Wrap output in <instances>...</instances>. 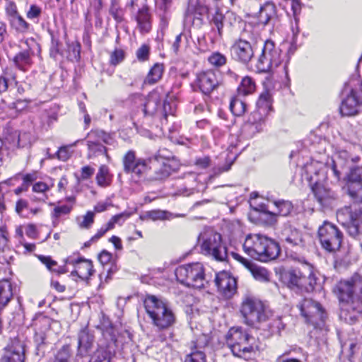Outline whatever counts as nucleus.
Returning <instances> with one entry per match:
<instances>
[{
	"label": "nucleus",
	"mask_w": 362,
	"mask_h": 362,
	"mask_svg": "<svg viewBox=\"0 0 362 362\" xmlns=\"http://www.w3.org/2000/svg\"><path fill=\"white\" fill-rule=\"evenodd\" d=\"M333 292L341 303L339 317L346 323H354L362 313V277L355 274L348 280H341Z\"/></svg>",
	"instance_id": "obj_1"
},
{
	"label": "nucleus",
	"mask_w": 362,
	"mask_h": 362,
	"mask_svg": "<svg viewBox=\"0 0 362 362\" xmlns=\"http://www.w3.org/2000/svg\"><path fill=\"white\" fill-rule=\"evenodd\" d=\"M243 250L252 258L264 262L277 258L281 251L277 242L261 234L248 235Z\"/></svg>",
	"instance_id": "obj_2"
},
{
	"label": "nucleus",
	"mask_w": 362,
	"mask_h": 362,
	"mask_svg": "<svg viewBox=\"0 0 362 362\" xmlns=\"http://www.w3.org/2000/svg\"><path fill=\"white\" fill-rule=\"evenodd\" d=\"M305 266L303 272L291 269L282 275V279L287 286L297 292L311 293L315 290L317 279L314 265L307 262L304 257L298 259Z\"/></svg>",
	"instance_id": "obj_3"
},
{
	"label": "nucleus",
	"mask_w": 362,
	"mask_h": 362,
	"mask_svg": "<svg viewBox=\"0 0 362 362\" xmlns=\"http://www.w3.org/2000/svg\"><path fill=\"white\" fill-rule=\"evenodd\" d=\"M359 92H362V81L359 76H353L344 83L339 107L342 116H355L362 112V99Z\"/></svg>",
	"instance_id": "obj_4"
},
{
	"label": "nucleus",
	"mask_w": 362,
	"mask_h": 362,
	"mask_svg": "<svg viewBox=\"0 0 362 362\" xmlns=\"http://www.w3.org/2000/svg\"><path fill=\"white\" fill-rule=\"evenodd\" d=\"M144 304L153 324L158 329H167L175 323L174 313L160 298L156 296L148 295L144 299Z\"/></svg>",
	"instance_id": "obj_5"
},
{
	"label": "nucleus",
	"mask_w": 362,
	"mask_h": 362,
	"mask_svg": "<svg viewBox=\"0 0 362 362\" xmlns=\"http://www.w3.org/2000/svg\"><path fill=\"white\" fill-rule=\"evenodd\" d=\"M201 253L223 262L228 258L227 247L221 235L213 228H205L198 236Z\"/></svg>",
	"instance_id": "obj_6"
},
{
	"label": "nucleus",
	"mask_w": 362,
	"mask_h": 362,
	"mask_svg": "<svg viewBox=\"0 0 362 362\" xmlns=\"http://www.w3.org/2000/svg\"><path fill=\"white\" fill-rule=\"evenodd\" d=\"M240 313L245 324L255 327L269 319V310L257 298L246 295L243 298Z\"/></svg>",
	"instance_id": "obj_7"
},
{
	"label": "nucleus",
	"mask_w": 362,
	"mask_h": 362,
	"mask_svg": "<svg viewBox=\"0 0 362 362\" xmlns=\"http://www.w3.org/2000/svg\"><path fill=\"white\" fill-rule=\"evenodd\" d=\"M179 167L178 163L171 153L165 149L159 150L153 157L148 158V170L153 169V174L149 176V180H163L168 177Z\"/></svg>",
	"instance_id": "obj_8"
},
{
	"label": "nucleus",
	"mask_w": 362,
	"mask_h": 362,
	"mask_svg": "<svg viewBox=\"0 0 362 362\" xmlns=\"http://www.w3.org/2000/svg\"><path fill=\"white\" fill-rule=\"evenodd\" d=\"M227 346L233 354L240 358H245L247 354L254 351L255 339L240 328H231L226 334Z\"/></svg>",
	"instance_id": "obj_9"
},
{
	"label": "nucleus",
	"mask_w": 362,
	"mask_h": 362,
	"mask_svg": "<svg viewBox=\"0 0 362 362\" xmlns=\"http://www.w3.org/2000/svg\"><path fill=\"white\" fill-rule=\"evenodd\" d=\"M177 280L181 284L194 288H204L207 280L202 264L195 262L179 266L175 272Z\"/></svg>",
	"instance_id": "obj_10"
},
{
	"label": "nucleus",
	"mask_w": 362,
	"mask_h": 362,
	"mask_svg": "<svg viewBox=\"0 0 362 362\" xmlns=\"http://www.w3.org/2000/svg\"><path fill=\"white\" fill-rule=\"evenodd\" d=\"M282 62L281 51L275 46L273 41L267 40L264 42L262 54L258 59L257 68L261 72L272 71Z\"/></svg>",
	"instance_id": "obj_11"
},
{
	"label": "nucleus",
	"mask_w": 362,
	"mask_h": 362,
	"mask_svg": "<svg viewBox=\"0 0 362 362\" xmlns=\"http://www.w3.org/2000/svg\"><path fill=\"white\" fill-rule=\"evenodd\" d=\"M337 217L350 235L355 237L362 233V209L345 206L337 212Z\"/></svg>",
	"instance_id": "obj_12"
},
{
	"label": "nucleus",
	"mask_w": 362,
	"mask_h": 362,
	"mask_svg": "<svg viewBox=\"0 0 362 362\" xmlns=\"http://www.w3.org/2000/svg\"><path fill=\"white\" fill-rule=\"evenodd\" d=\"M318 238L324 249L334 252L340 247L342 235L335 226L325 221L324 224L318 228Z\"/></svg>",
	"instance_id": "obj_13"
},
{
	"label": "nucleus",
	"mask_w": 362,
	"mask_h": 362,
	"mask_svg": "<svg viewBox=\"0 0 362 362\" xmlns=\"http://www.w3.org/2000/svg\"><path fill=\"white\" fill-rule=\"evenodd\" d=\"M27 344L23 337L11 339L4 349L1 362H25Z\"/></svg>",
	"instance_id": "obj_14"
},
{
	"label": "nucleus",
	"mask_w": 362,
	"mask_h": 362,
	"mask_svg": "<svg viewBox=\"0 0 362 362\" xmlns=\"http://www.w3.org/2000/svg\"><path fill=\"white\" fill-rule=\"evenodd\" d=\"M24 44L26 48L17 53L13 59L16 67L22 71H25L33 64L32 57L35 54V48L40 52V46L34 38L26 39Z\"/></svg>",
	"instance_id": "obj_15"
},
{
	"label": "nucleus",
	"mask_w": 362,
	"mask_h": 362,
	"mask_svg": "<svg viewBox=\"0 0 362 362\" xmlns=\"http://www.w3.org/2000/svg\"><path fill=\"white\" fill-rule=\"evenodd\" d=\"M347 191L354 202L362 204V167L351 168L347 175Z\"/></svg>",
	"instance_id": "obj_16"
},
{
	"label": "nucleus",
	"mask_w": 362,
	"mask_h": 362,
	"mask_svg": "<svg viewBox=\"0 0 362 362\" xmlns=\"http://www.w3.org/2000/svg\"><path fill=\"white\" fill-rule=\"evenodd\" d=\"M214 281L219 293L226 298H232L236 293V279L228 272H221L216 274Z\"/></svg>",
	"instance_id": "obj_17"
},
{
	"label": "nucleus",
	"mask_w": 362,
	"mask_h": 362,
	"mask_svg": "<svg viewBox=\"0 0 362 362\" xmlns=\"http://www.w3.org/2000/svg\"><path fill=\"white\" fill-rule=\"evenodd\" d=\"M51 322V318L42 314H40L34 320L35 334L33 340L37 350H40L45 345L46 332L49 330Z\"/></svg>",
	"instance_id": "obj_18"
},
{
	"label": "nucleus",
	"mask_w": 362,
	"mask_h": 362,
	"mask_svg": "<svg viewBox=\"0 0 362 362\" xmlns=\"http://www.w3.org/2000/svg\"><path fill=\"white\" fill-rule=\"evenodd\" d=\"M230 50L233 58L245 64H247L254 56L251 43L241 38L234 42Z\"/></svg>",
	"instance_id": "obj_19"
},
{
	"label": "nucleus",
	"mask_w": 362,
	"mask_h": 362,
	"mask_svg": "<svg viewBox=\"0 0 362 362\" xmlns=\"http://www.w3.org/2000/svg\"><path fill=\"white\" fill-rule=\"evenodd\" d=\"M65 263L75 267V269L71 272V276H77L83 281H87L94 272L92 261L83 257L76 259L69 257L65 260Z\"/></svg>",
	"instance_id": "obj_20"
},
{
	"label": "nucleus",
	"mask_w": 362,
	"mask_h": 362,
	"mask_svg": "<svg viewBox=\"0 0 362 362\" xmlns=\"http://www.w3.org/2000/svg\"><path fill=\"white\" fill-rule=\"evenodd\" d=\"M197 84L204 95H209L218 86L219 82L216 72L213 70H208L197 75Z\"/></svg>",
	"instance_id": "obj_21"
},
{
	"label": "nucleus",
	"mask_w": 362,
	"mask_h": 362,
	"mask_svg": "<svg viewBox=\"0 0 362 362\" xmlns=\"http://www.w3.org/2000/svg\"><path fill=\"white\" fill-rule=\"evenodd\" d=\"M95 337L87 327L81 329L78 334L77 355L81 357L89 354L93 349Z\"/></svg>",
	"instance_id": "obj_22"
},
{
	"label": "nucleus",
	"mask_w": 362,
	"mask_h": 362,
	"mask_svg": "<svg viewBox=\"0 0 362 362\" xmlns=\"http://www.w3.org/2000/svg\"><path fill=\"white\" fill-rule=\"evenodd\" d=\"M272 313L269 310V319L261 325L255 327L257 329H261L264 332L266 337H269L274 334L280 335L282 329H284V325L280 317L271 318Z\"/></svg>",
	"instance_id": "obj_23"
},
{
	"label": "nucleus",
	"mask_w": 362,
	"mask_h": 362,
	"mask_svg": "<svg viewBox=\"0 0 362 362\" xmlns=\"http://www.w3.org/2000/svg\"><path fill=\"white\" fill-rule=\"evenodd\" d=\"M258 22L263 25L275 22L277 18L276 7L272 2L267 1L262 5L257 14Z\"/></svg>",
	"instance_id": "obj_24"
},
{
	"label": "nucleus",
	"mask_w": 362,
	"mask_h": 362,
	"mask_svg": "<svg viewBox=\"0 0 362 362\" xmlns=\"http://www.w3.org/2000/svg\"><path fill=\"white\" fill-rule=\"evenodd\" d=\"M209 13V8L206 6L189 4L185 11L186 21H192L194 24L201 25L203 24L202 16Z\"/></svg>",
	"instance_id": "obj_25"
},
{
	"label": "nucleus",
	"mask_w": 362,
	"mask_h": 362,
	"mask_svg": "<svg viewBox=\"0 0 362 362\" xmlns=\"http://www.w3.org/2000/svg\"><path fill=\"white\" fill-rule=\"evenodd\" d=\"M225 18H228L230 22V25L236 21H240V18L233 12H227L226 17H225L220 11L219 8H217L215 13L213 15L210 23L213 24L217 29L218 35L221 37L223 35V20Z\"/></svg>",
	"instance_id": "obj_26"
},
{
	"label": "nucleus",
	"mask_w": 362,
	"mask_h": 362,
	"mask_svg": "<svg viewBox=\"0 0 362 362\" xmlns=\"http://www.w3.org/2000/svg\"><path fill=\"white\" fill-rule=\"evenodd\" d=\"M283 240L291 246H304L306 240L303 237L300 231L291 226L284 228L282 233Z\"/></svg>",
	"instance_id": "obj_27"
},
{
	"label": "nucleus",
	"mask_w": 362,
	"mask_h": 362,
	"mask_svg": "<svg viewBox=\"0 0 362 362\" xmlns=\"http://www.w3.org/2000/svg\"><path fill=\"white\" fill-rule=\"evenodd\" d=\"M113 356L114 351L111 350L110 344H99L88 362H111Z\"/></svg>",
	"instance_id": "obj_28"
},
{
	"label": "nucleus",
	"mask_w": 362,
	"mask_h": 362,
	"mask_svg": "<svg viewBox=\"0 0 362 362\" xmlns=\"http://www.w3.org/2000/svg\"><path fill=\"white\" fill-rule=\"evenodd\" d=\"M13 296V286L7 279L0 281V311L7 306Z\"/></svg>",
	"instance_id": "obj_29"
},
{
	"label": "nucleus",
	"mask_w": 362,
	"mask_h": 362,
	"mask_svg": "<svg viewBox=\"0 0 362 362\" xmlns=\"http://www.w3.org/2000/svg\"><path fill=\"white\" fill-rule=\"evenodd\" d=\"M318 332H322V341L326 344L328 339L327 333L329 332V320L328 314L325 310L318 303Z\"/></svg>",
	"instance_id": "obj_30"
},
{
	"label": "nucleus",
	"mask_w": 362,
	"mask_h": 362,
	"mask_svg": "<svg viewBox=\"0 0 362 362\" xmlns=\"http://www.w3.org/2000/svg\"><path fill=\"white\" fill-rule=\"evenodd\" d=\"M136 20L141 31L147 33L150 30L151 28V15L146 6H143L138 11Z\"/></svg>",
	"instance_id": "obj_31"
},
{
	"label": "nucleus",
	"mask_w": 362,
	"mask_h": 362,
	"mask_svg": "<svg viewBox=\"0 0 362 362\" xmlns=\"http://www.w3.org/2000/svg\"><path fill=\"white\" fill-rule=\"evenodd\" d=\"M159 96L156 93L148 95L144 104L143 112L145 116L153 115L160 107Z\"/></svg>",
	"instance_id": "obj_32"
},
{
	"label": "nucleus",
	"mask_w": 362,
	"mask_h": 362,
	"mask_svg": "<svg viewBox=\"0 0 362 362\" xmlns=\"http://www.w3.org/2000/svg\"><path fill=\"white\" fill-rule=\"evenodd\" d=\"M163 71V64L156 63L150 69L145 78L144 83L152 85L157 83L161 78Z\"/></svg>",
	"instance_id": "obj_33"
},
{
	"label": "nucleus",
	"mask_w": 362,
	"mask_h": 362,
	"mask_svg": "<svg viewBox=\"0 0 362 362\" xmlns=\"http://www.w3.org/2000/svg\"><path fill=\"white\" fill-rule=\"evenodd\" d=\"M132 169L127 170V174H133L140 177L148 170V159L137 158L132 164Z\"/></svg>",
	"instance_id": "obj_34"
},
{
	"label": "nucleus",
	"mask_w": 362,
	"mask_h": 362,
	"mask_svg": "<svg viewBox=\"0 0 362 362\" xmlns=\"http://www.w3.org/2000/svg\"><path fill=\"white\" fill-rule=\"evenodd\" d=\"M272 95L268 90L263 91L256 103V109L269 113L272 110Z\"/></svg>",
	"instance_id": "obj_35"
},
{
	"label": "nucleus",
	"mask_w": 362,
	"mask_h": 362,
	"mask_svg": "<svg viewBox=\"0 0 362 362\" xmlns=\"http://www.w3.org/2000/svg\"><path fill=\"white\" fill-rule=\"evenodd\" d=\"M88 153V158H91L101 155H105L108 158L106 147L99 141L88 140L87 142Z\"/></svg>",
	"instance_id": "obj_36"
},
{
	"label": "nucleus",
	"mask_w": 362,
	"mask_h": 362,
	"mask_svg": "<svg viewBox=\"0 0 362 362\" xmlns=\"http://www.w3.org/2000/svg\"><path fill=\"white\" fill-rule=\"evenodd\" d=\"M66 201L69 204L57 205L54 208L52 214L53 218L57 220L60 216L69 214L71 212L75 203V197L73 196L69 197L66 198Z\"/></svg>",
	"instance_id": "obj_37"
},
{
	"label": "nucleus",
	"mask_w": 362,
	"mask_h": 362,
	"mask_svg": "<svg viewBox=\"0 0 362 362\" xmlns=\"http://www.w3.org/2000/svg\"><path fill=\"white\" fill-rule=\"evenodd\" d=\"M202 347L194 344L191 352L185 356V362H207L205 353Z\"/></svg>",
	"instance_id": "obj_38"
},
{
	"label": "nucleus",
	"mask_w": 362,
	"mask_h": 362,
	"mask_svg": "<svg viewBox=\"0 0 362 362\" xmlns=\"http://www.w3.org/2000/svg\"><path fill=\"white\" fill-rule=\"evenodd\" d=\"M264 127L262 125L251 122L248 119L247 122H245L242 126V134L247 138H252L256 134L259 133L263 131Z\"/></svg>",
	"instance_id": "obj_39"
},
{
	"label": "nucleus",
	"mask_w": 362,
	"mask_h": 362,
	"mask_svg": "<svg viewBox=\"0 0 362 362\" xmlns=\"http://www.w3.org/2000/svg\"><path fill=\"white\" fill-rule=\"evenodd\" d=\"M11 28L17 33H25L30 28V24L19 14L8 21Z\"/></svg>",
	"instance_id": "obj_40"
},
{
	"label": "nucleus",
	"mask_w": 362,
	"mask_h": 362,
	"mask_svg": "<svg viewBox=\"0 0 362 362\" xmlns=\"http://www.w3.org/2000/svg\"><path fill=\"white\" fill-rule=\"evenodd\" d=\"M255 90V83L252 78L245 76L244 77L240 86L238 88V93L239 95H247L253 93Z\"/></svg>",
	"instance_id": "obj_41"
},
{
	"label": "nucleus",
	"mask_w": 362,
	"mask_h": 362,
	"mask_svg": "<svg viewBox=\"0 0 362 362\" xmlns=\"http://www.w3.org/2000/svg\"><path fill=\"white\" fill-rule=\"evenodd\" d=\"M50 35L51 45L49 48V55L51 57L56 59L57 56L63 55L62 43L54 33L50 32Z\"/></svg>",
	"instance_id": "obj_42"
},
{
	"label": "nucleus",
	"mask_w": 362,
	"mask_h": 362,
	"mask_svg": "<svg viewBox=\"0 0 362 362\" xmlns=\"http://www.w3.org/2000/svg\"><path fill=\"white\" fill-rule=\"evenodd\" d=\"M247 105L239 97H233L230 100V110L235 116H241L246 110Z\"/></svg>",
	"instance_id": "obj_43"
},
{
	"label": "nucleus",
	"mask_w": 362,
	"mask_h": 362,
	"mask_svg": "<svg viewBox=\"0 0 362 362\" xmlns=\"http://www.w3.org/2000/svg\"><path fill=\"white\" fill-rule=\"evenodd\" d=\"M301 315L308 320L312 317L317 310V303L310 300L305 299L300 308Z\"/></svg>",
	"instance_id": "obj_44"
},
{
	"label": "nucleus",
	"mask_w": 362,
	"mask_h": 362,
	"mask_svg": "<svg viewBox=\"0 0 362 362\" xmlns=\"http://www.w3.org/2000/svg\"><path fill=\"white\" fill-rule=\"evenodd\" d=\"M97 184L100 187H106L110 185L109 169L105 165H102L96 175Z\"/></svg>",
	"instance_id": "obj_45"
},
{
	"label": "nucleus",
	"mask_w": 362,
	"mask_h": 362,
	"mask_svg": "<svg viewBox=\"0 0 362 362\" xmlns=\"http://www.w3.org/2000/svg\"><path fill=\"white\" fill-rule=\"evenodd\" d=\"M109 13L117 23H122L124 21V10L119 6L117 0H112Z\"/></svg>",
	"instance_id": "obj_46"
},
{
	"label": "nucleus",
	"mask_w": 362,
	"mask_h": 362,
	"mask_svg": "<svg viewBox=\"0 0 362 362\" xmlns=\"http://www.w3.org/2000/svg\"><path fill=\"white\" fill-rule=\"evenodd\" d=\"M269 114V113L266 112L264 110L255 109L252 112H251L248 119L251 122L257 123L262 127H264L266 119Z\"/></svg>",
	"instance_id": "obj_47"
},
{
	"label": "nucleus",
	"mask_w": 362,
	"mask_h": 362,
	"mask_svg": "<svg viewBox=\"0 0 362 362\" xmlns=\"http://www.w3.org/2000/svg\"><path fill=\"white\" fill-rule=\"evenodd\" d=\"M78 142V140L76 141L73 144L68 146H61L56 153L53 156H50V158H54L55 156L60 160L66 161L71 156V152L69 151V147H74Z\"/></svg>",
	"instance_id": "obj_48"
},
{
	"label": "nucleus",
	"mask_w": 362,
	"mask_h": 362,
	"mask_svg": "<svg viewBox=\"0 0 362 362\" xmlns=\"http://www.w3.org/2000/svg\"><path fill=\"white\" fill-rule=\"evenodd\" d=\"M247 269L251 272L256 279L261 281L268 280V272L264 268L257 267L252 262L251 267H249Z\"/></svg>",
	"instance_id": "obj_49"
},
{
	"label": "nucleus",
	"mask_w": 362,
	"mask_h": 362,
	"mask_svg": "<svg viewBox=\"0 0 362 362\" xmlns=\"http://www.w3.org/2000/svg\"><path fill=\"white\" fill-rule=\"evenodd\" d=\"M274 205L279 209V214L281 216H288L293 209V204L289 201L286 200H278L274 202Z\"/></svg>",
	"instance_id": "obj_50"
},
{
	"label": "nucleus",
	"mask_w": 362,
	"mask_h": 362,
	"mask_svg": "<svg viewBox=\"0 0 362 362\" xmlns=\"http://www.w3.org/2000/svg\"><path fill=\"white\" fill-rule=\"evenodd\" d=\"M71 352V350L69 345L63 346L56 354L54 362H69Z\"/></svg>",
	"instance_id": "obj_51"
},
{
	"label": "nucleus",
	"mask_w": 362,
	"mask_h": 362,
	"mask_svg": "<svg viewBox=\"0 0 362 362\" xmlns=\"http://www.w3.org/2000/svg\"><path fill=\"white\" fill-rule=\"evenodd\" d=\"M136 152L133 150L128 151L122 158L123 170L124 173L130 170L134 160L136 159Z\"/></svg>",
	"instance_id": "obj_52"
},
{
	"label": "nucleus",
	"mask_w": 362,
	"mask_h": 362,
	"mask_svg": "<svg viewBox=\"0 0 362 362\" xmlns=\"http://www.w3.org/2000/svg\"><path fill=\"white\" fill-rule=\"evenodd\" d=\"M209 62L216 67H220L226 64L227 59L225 55L220 52H214L208 58Z\"/></svg>",
	"instance_id": "obj_53"
},
{
	"label": "nucleus",
	"mask_w": 362,
	"mask_h": 362,
	"mask_svg": "<svg viewBox=\"0 0 362 362\" xmlns=\"http://www.w3.org/2000/svg\"><path fill=\"white\" fill-rule=\"evenodd\" d=\"M168 211L160 209L147 211L146 217L152 221L165 220L167 218Z\"/></svg>",
	"instance_id": "obj_54"
},
{
	"label": "nucleus",
	"mask_w": 362,
	"mask_h": 362,
	"mask_svg": "<svg viewBox=\"0 0 362 362\" xmlns=\"http://www.w3.org/2000/svg\"><path fill=\"white\" fill-rule=\"evenodd\" d=\"M150 47L146 45H141L136 51V58L140 62H146L149 59Z\"/></svg>",
	"instance_id": "obj_55"
},
{
	"label": "nucleus",
	"mask_w": 362,
	"mask_h": 362,
	"mask_svg": "<svg viewBox=\"0 0 362 362\" xmlns=\"http://www.w3.org/2000/svg\"><path fill=\"white\" fill-rule=\"evenodd\" d=\"M82 218V221L78 222L79 227L81 228L88 229L94 222V213L89 211Z\"/></svg>",
	"instance_id": "obj_56"
},
{
	"label": "nucleus",
	"mask_w": 362,
	"mask_h": 362,
	"mask_svg": "<svg viewBox=\"0 0 362 362\" xmlns=\"http://www.w3.org/2000/svg\"><path fill=\"white\" fill-rule=\"evenodd\" d=\"M40 262L44 264L48 270L54 272L56 267L57 266V262L53 260L49 256H43L40 255L38 257Z\"/></svg>",
	"instance_id": "obj_57"
},
{
	"label": "nucleus",
	"mask_w": 362,
	"mask_h": 362,
	"mask_svg": "<svg viewBox=\"0 0 362 362\" xmlns=\"http://www.w3.org/2000/svg\"><path fill=\"white\" fill-rule=\"evenodd\" d=\"M5 9L8 21L20 14L16 4L13 1L8 2Z\"/></svg>",
	"instance_id": "obj_58"
},
{
	"label": "nucleus",
	"mask_w": 362,
	"mask_h": 362,
	"mask_svg": "<svg viewBox=\"0 0 362 362\" xmlns=\"http://www.w3.org/2000/svg\"><path fill=\"white\" fill-rule=\"evenodd\" d=\"M339 159H344L346 165H347L349 168H351L350 164L358 162L359 160V157L351 156L347 151H344L339 153Z\"/></svg>",
	"instance_id": "obj_59"
},
{
	"label": "nucleus",
	"mask_w": 362,
	"mask_h": 362,
	"mask_svg": "<svg viewBox=\"0 0 362 362\" xmlns=\"http://www.w3.org/2000/svg\"><path fill=\"white\" fill-rule=\"evenodd\" d=\"M124 58V53L122 49H115L110 56V64L112 65H117Z\"/></svg>",
	"instance_id": "obj_60"
},
{
	"label": "nucleus",
	"mask_w": 362,
	"mask_h": 362,
	"mask_svg": "<svg viewBox=\"0 0 362 362\" xmlns=\"http://www.w3.org/2000/svg\"><path fill=\"white\" fill-rule=\"evenodd\" d=\"M6 139L12 146L18 148L21 147L20 144V134L18 131L11 132Z\"/></svg>",
	"instance_id": "obj_61"
},
{
	"label": "nucleus",
	"mask_w": 362,
	"mask_h": 362,
	"mask_svg": "<svg viewBox=\"0 0 362 362\" xmlns=\"http://www.w3.org/2000/svg\"><path fill=\"white\" fill-rule=\"evenodd\" d=\"M42 13L40 7L35 4H32L30 6L29 10L27 11L26 16L29 19L37 18L40 17Z\"/></svg>",
	"instance_id": "obj_62"
},
{
	"label": "nucleus",
	"mask_w": 362,
	"mask_h": 362,
	"mask_svg": "<svg viewBox=\"0 0 362 362\" xmlns=\"http://www.w3.org/2000/svg\"><path fill=\"white\" fill-rule=\"evenodd\" d=\"M12 258L11 250L8 247L6 248V251L0 250L1 264H9Z\"/></svg>",
	"instance_id": "obj_63"
},
{
	"label": "nucleus",
	"mask_w": 362,
	"mask_h": 362,
	"mask_svg": "<svg viewBox=\"0 0 362 362\" xmlns=\"http://www.w3.org/2000/svg\"><path fill=\"white\" fill-rule=\"evenodd\" d=\"M95 173V169L89 165L83 166L81 168V180H86L91 177Z\"/></svg>",
	"instance_id": "obj_64"
}]
</instances>
